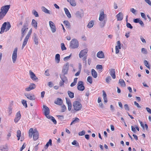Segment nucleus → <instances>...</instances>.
<instances>
[{
	"mask_svg": "<svg viewBox=\"0 0 151 151\" xmlns=\"http://www.w3.org/2000/svg\"><path fill=\"white\" fill-rule=\"evenodd\" d=\"M33 135V138L35 141L37 140L39 136V133L36 129H33L32 128H30L29 131V137L32 138Z\"/></svg>",
	"mask_w": 151,
	"mask_h": 151,
	"instance_id": "obj_1",
	"label": "nucleus"
},
{
	"mask_svg": "<svg viewBox=\"0 0 151 151\" xmlns=\"http://www.w3.org/2000/svg\"><path fill=\"white\" fill-rule=\"evenodd\" d=\"M73 105L74 109L76 111H78L81 110L82 108L81 104L78 101H75L74 102Z\"/></svg>",
	"mask_w": 151,
	"mask_h": 151,
	"instance_id": "obj_2",
	"label": "nucleus"
},
{
	"mask_svg": "<svg viewBox=\"0 0 151 151\" xmlns=\"http://www.w3.org/2000/svg\"><path fill=\"white\" fill-rule=\"evenodd\" d=\"M32 32V29H30V30L27 33V34L25 37L24 40L23 42L22 45V49H23L24 46L27 44V42L29 38V37L31 35V34Z\"/></svg>",
	"mask_w": 151,
	"mask_h": 151,
	"instance_id": "obj_3",
	"label": "nucleus"
},
{
	"mask_svg": "<svg viewBox=\"0 0 151 151\" xmlns=\"http://www.w3.org/2000/svg\"><path fill=\"white\" fill-rule=\"evenodd\" d=\"M78 46V43L77 40L76 39L72 40L70 42V47L72 48H76Z\"/></svg>",
	"mask_w": 151,
	"mask_h": 151,
	"instance_id": "obj_4",
	"label": "nucleus"
},
{
	"mask_svg": "<svg viewBox=\"0 0 151 151\" xmlns=\"http://www.w3.org/2000/svg\"><path fill=\"white\" fill-rule=\"evenodd\" d=\"M17 48H15L12 55V58L13 63H15L17 59Z\"/></svg>",
	"mask_w": 151,
	"mask_h": 151,
	"instance_id": "obj_5",
	"label": "nucleus"
},
{
	"mask_svg": "<svg viewBox=\"0 0 151 151\" xmlns=\"http://www.w3.org/2000/svg\"><path fill=\"white\" fill-rule=\"evenodd\" d=\"M78 89L80 91H83L85 89V87L83 85V83L81 81H79L78 83Z\"/></svg>",
	"mask_w": 151,
	"mask_h": 151,
	"instance_id": "obj_6",
	"label": "nucleus"
},
{
	"mask_svg": "<svg viewBox=\"0 0 151 151\" xmlns=\"http://www.w3.org/2000/svg\"><path fill=\"white\" fill-rule=\"evenodd\" d=\"M69 67V64L68 63H67L66 64L64 65L62 72L64 74H67L68 72Z\"/></svg>",
	"mask_w": 151,
	"mask_h": 151,
	"instance_id": "obj_7",
	"label": "nucleus"
},
{
	"mask_svg": "<svg viewBox=\"0 0 151 151\" xmlns=\"http://www.w3.org/2000/svg\"><path fill=\"white\" fill-rule=\"evenodd\" d=\"M28 29V27L24 26H22V27L21 30V36L20 38L21 40H22V39Z\"/></svg>",
	"mask_w": 151,
	"mask_h": 151,
	"instance_id": "obj_8",
	"label": "nucleus"
},
{
	"mask_svg": "<svg viewBox=\"0 0 151 151\" xmlns=\"http://www.w3.org/2000/svg\"><path fill=\"white\" fill-rule=\"evenodd\" d=\"M29 73L31 79L33 81L37 82L38 81V78L36 76L35 74L31 70H29Z\"/></svg>",
	"mask_w": 151,
	"mask_h": 151,
	"instance_id": "obj_9",
	"label": "nucleus"
},
{
	"mask_svg": "<svg viewBox=\"0 0 151 151\" xmlns=\"http://www.w3.org/2000/svg\"><path fill=\"white\" fill-rule=\"evenodd\" d=\"M24 96L30 100H34L35 99V96L32 94L24 93Z\"/></svg>",
	"mask_w": 151,
	"mask_h": 151,
	"instance_id": "obj_10",
	"label": "nucleus"
},
{
	"mask_svg": "<svg viewBox=\"0 0 151 151\" xmlns=\"http://www.w3.org/2000/svg\"><path fill=\"white\" fill-rule=\"evenodd\" d=\"M88 50L87 49H85L81 50L80 52L79 56L80 58H81L83 56H85L87 53Z\"/></svg>",
	"mask_w": 151,
	"mask_h": 151,
	"instance_id": "obj_11",
	"label": "nucleus"
},
{
	"mask_svg": "<svg viewBox=\"0 0 151 151\" xmlns=\"http://www.w3.org/2000/svg\"><path fill=\"white\" fill-rule=\"evenodd\" d=\"M50 26L52 32H55L56 31V27L54 23L51 21L49 22Z\"/></svg>",
	"mask_w": 151,
	"mask_h": 151,
	"instance_id": "obj_12",
	"label": "nucleus"
},
{
	"mask_svg": "<svg viewBox=\"0 0 151 151\" xmlns=\"http://www.w3.org/2000/svg\"><path fill=\"white\" fill-rule=\"evenodd\" d=\"M33 39L35 42V44L36 45H37L38 44V38L37 35L34 33L33 36Z\"/></svg>",
	"mask_w": 151,
	"mask_h": 151,
	"instance_id": "obj_13",
	"label": "nucleus"
},
{
	"mask_svg": "<svg viewBox=\"0 0 151 151\" xmlns=\"http://www.w3.org/2000/svg\"><path fill=\"white\" fill-rule=\"evenodd\" d=\"M109 73L113 79L116 78L115 71L114 69L111 68L109 70Z\"/></svg>",
	"mask_w": 151,
	"mask_h": 151,
	"instance_id": "obj_14",
	"label": "nucleus"
},
{
	"mask_svg": "<svg viewBox=\"0 0 151 151\" xmlns=\"http://www.w3.org/2000/svg\"><path fill=\"white\" fill-rule=\"evenodd\" d=\"M121 49V43L119 41H118L117 42V45L116 46V53H118L119 52V49Z\"/></svg>",
	"mask_w": 151,
	"mask_h": 151,
	"instance_id": "obj_15",
	"label": "nucleus"
},
{
	"mask_svg": "<svg viewBox=\"0 0 151 151\" xmlns=\"http://www.w3.org/2000/svg\"><path fill=\"white\" fill-rule=\"evenodd\" d=\"M8 10H1L0 12V20L2 19L7 13Z\"/></svg>",
	"mask_w": 151,
	"mask_h": 151,
	"instance_id": "obj_16",
	"label": "nucleus"
},
{
	"mask_svg": "<svg viewBox=\"0 0 151 151\" xmlns=\"http://www.w3.org/2000/svg\"><path fill=\"white\" fill-rule=\"evenodd\" d=\"M43 108L44 109V113L45 115L46 114H49L50 113V110L49 108L46 106L43 105Z\"/></svg>",
	"mask_w": 151,
	"mask_h": 151,
	"instance_id": "obj_17",
	"label": "nucleus"
},
{
	"mask_svg": "<svg viewBox=\"0 0 151 151\" xmlns=\"http://www.w3.org/2000/svg\"><path fill=\"white\" fill-rule=\"evenodd\" d=\"M106 16V15L104 14V12H101L99 15V20L101 21H103Z\"/></svg>",
	"mask_w": 151,
	"mask_h": 151,
	"instance_id": "obj_18",
	"label": "nucleus"
},
{
	"mask_svg": "<svg viewBox=\"0 0 151 151\" xmlns=\"http://www.w3.org/2000/svg\"><path fill=\"white\" fill-rule=\"evenodd\" d=\"M97 56L100 58H104V53L102 51L99 52L97 54Z\"/></svg>",
	"mask_w": 151,
	"mask_h": 151,
	"instance_id": "obj_19",
	"label": "nucleus"
},
{
	"mask_svg": "<svg viewBox=\"0 0 151 151\" xmlns=\"http://www.w3.org/2000/svg\"><path fill=\"white\" fill-rule=\"evenodd\" d=\"M8 149L7 145H2L0 147V150L2 151H7Z\"/></svg>",
	"mask_w": 151,
	"mask_h": 151,
	"instance_id": "obj_20",
	"label": "nucleus"
},
{
	"mask_svg": "<svg viewBox=\"0 0 151 151\" xmlns=\"http://www.w3.org/2000/svg\"><path fill=\"white\" fill-rule=\"evenodd\" d=\"M116 17L118 21H121L123 18L122 14L121 12H119L116 15Z\"/></svg>",
	"mask_w": 151,
	"mask_h": 151,
	"instance_id": "obj_21",
	"label": "nucleus"
},
{
	"mask_svg": "<svg viewBox=\"0 0 151 151\" xmlns=\"http://www.w3.org/2000/svg\"><path fill=\"white\" fill-rule=\"evenodd\" d=\"M54 103L57 105H61L63 103V101L61 99L58 98L57 100L54 101Z\"/></svg>",
	"mask_w": 151,
	"mask_h": 151,
	"instance_id": "obj_22",
	"label": "nucleus"
},
{
	"mask_svg": "<svg viewBox=\"0 0 151 151\" xmlns=\"http://www.w3.org/2000/svg\"><path fill=\"white\" fill-rule=\"evenodd\" d=\"M76 15L78 18H81L83 15V12L77 11L76 13Z\"/></svg>",
	"mask_w": 151,
	"mask_h": 151,
	"instance_id": "obj_23",
	"label": "nucleus"
},
{
	"mask_svg": "<svg viewBox=\"0 0 151 151\" xmlns=\"http://www.w3.org/2000/svg\"><path fill=\"white\" fill-rule=\"evenodd\" d=\"M32 26L34 27L35 29H37V22L34 19H33L32 22Z\"/></svg>",
	"mask_w": 151,
	"mask_h": 151,
	"instance_id": "obj_24",
	"label": "nucleus"
},
{
	"mask_svg": "<svg viewBox=\"0 0 151 151\" xmlns=\"http://www.w3.org/2000/svg\"><path fill=\"white\" fill-rule=\"evenodd\" d=\"M52 146V141L51 139H50L49 141L47 142L46 145H45L44 148L46 150L48 147L49 145Z\"/></svg>",
	"mask_w": 151,
	"mask_h": 151,
	"instance_id": "obj_25",
	"label": "nucleus"
},
{
	"mask_svg": "<svg viewBox=\"0 0 151 151\" xmlns=\"http://www.w3.org/2000/svg\"><path fill=\"white\" fill-rule=\"evenodd\" d=\"M91 71L93 76L95 78H96L97 77V74L95 70L94 69H92L91 70Z\"/></svg>",
	"mask_w": 151,
	"mask_h": 151,
	"instance_id": "obj_26",
	"label": "nucleus"
},
{
	"mask_svg": "<svg viewBox=\"0 0 151 151\" xmlns=\"http://www.w3.org/2000/svg\"><path fill=\"white\" fill-rule=\"evenodd\" d=\"M94 21L93 20L90 21L88 24L87 27L88 28H92L93 26Z\"/></svg>",
	"mask_w": 151,
	"mask_h": 151,
	"instance_id": "obj_27",
	"label": "nucleus"
},
{
	"mask_svg": "<svg viewBox=\"0 0 151 151\" xmlns=\"http://www.w3.org/2000/svg\"><path fill=\"white\" fill-rule=\"evenodd\" d=\"M119 83L120 84L121 86L122 87H125L126 86L125 82L122 79H120L119 80Z\"/></svg>",
	"mask_w": 151,
	"mask_h": 151,
	"instance_id": "obj_28",
	"label": "nucleus"
},
{
	"mask_svg": "<svg viewBox=\"0 0 151 151\" xmlns=\"http://www.w3.org/2000/svg\"><path fill=\"white\" fill-rule=\"evenodd\" d=\"M80 121V119L76 117L75 119L73 121L71 122L70 125H72L73 124H75L78 122H79Z\"/></svg>",
	"mask_w": 151,
	"mask_h": 151,
	"instance_id": "obj_29",
	"label": "nucleus"
},
{
	"mask_svg": "<svg viewBox=\"0 0 151 151\" xmlns=\"http://www.w3.org/2000/svg\"><path fill=\"white\" fill-rule=\"evenodd\" d=\"M65 74H60V78L62 81H65L66 80H67V78L65 76Z\"/></svg>",
	"mask_w": 151,
	"mask_h": 151,
	"instance_id": "obj_30",
	"label": "nucleus"
},
{
	"mask_svg": "<svg viewBox=\"0 0 151 151\" xmlns=\"http://www.w3.org/2000/svg\"><path fill=\"white\" fill-rule=\"evenodd\" d=\"M55 60L57 63H59L60 61V55L59 54H57L55 56Z\"/></svg>",
	"mask_w": 151,
	"mask_h": 151,
	"instance_id": "obj_31",
	"label": "nucleus"
},
{
	"mask_svg": "<svg viewBox=\"0 0 151 151\" xmlns=\"http://www.w3.org/2000/svg\"><path fill=\"white\" fill-rule=\"evenodd\" d=\"M68 93L70 98H72L74 97V94L72 92L70 91H68Z\"/></svg>",
	"mask_w": 151,
	"mask_h": 151,
	"instance_id": "obj_32",
	"label": "nucleus"
},
{
	"mask_svg": "<svg viewBox=\"0 0 151 151\" xmlns=\"http://www.w3.org/2000/svg\"><path fill=\"white\" fill-rule=\"evenodd\" d=\"M10 5H7L2 6L1 9H9L10 8Z\"/></svg>",
	"mask_w": 151,
	"mask_h": 151,
	"instance_id": "obj_33",
	"label": "nucleus"
},
{
	"mask_svg": "<svg viewBox=\"0 0 151 151\" xmlns=\"http://www.w3.org/2000/svg\"><path fill=\"white\" fill-rule=\"evenodd\" d=\"M96 68L98 70H99V71L100 72L102 71L103 69L102 66L101 65H98L96 66Z\"/></svg>",
	"mask_w": 151,
	"mask_h": 151,
	"instance_id": "obj_34",
	"label": "nucleus"
},
{
	"mask_svg": "<svg viewBox=\"0 0 151 151\" xmlns=\"http://www.w3.org/2000/svg\"><path fill=\"white\" fill-rule=\"evenodd\" d=\"M31 90L34 89L36 88L35 85L33 83H31L29 86Z\"/></svg>",
	"mask_w": 151,
	"mask_h": 151,
	"instance_id": "obj_35",
	"label": "nucleus"
},
{
	"mask_svg": "<svg viewBox=\"0 0 151 151\" xmlns=\"http://www.w3.org/2000/svg\"><path fill=\"white\" fill-rule=\"evenodd\" d=\"M21 102L23 106H24L25 108H26L27 107V105L26 101L24 100H22Z\"/></svg>",
	"mask_w": 151,
	"mask_h": 151,
	"instance_id": "obj_36",
	"label": "nucleus"
},
{
	"mask_svg": "<svg viewBox=\"0 0 151 151\" xmlns=\"http://www.w3.org/2000/svg\"><path fill=\"white\" fill-rule=\"evenodd\" d=\"M21 136V132L19 130H17V136L18 138V140H19L20 139V137Z\"/></svg>",
	"mask_w": 151,
	"mask_h": 151,
	"instance_id": "obj_37",
	"label": "nucleus"
},
{
	"mask_svg": "<svg viewBox=\"0 0 151 151\" xmlns=\"http://www.w3.org/2000/svg\"><path fill=\"white\" fill-rule=\"evenodd\" d=\"M70 3L73 6H75L76 5V3L74 0H70L69 1Z\"/></svg>",
	"mask_w": 151,
	"mask_h": 151,
	"instance_id": "obj_38",
	"label": "nucleus"
},
{
	"mask_svg": "<svg viewBox=\"0 0 151 151\" xmlns=\"http://www.w3.org/2000/svg\"><path fill=\"white\" fill-rule=\"evenodd\" d=\"M65 13L68 18H70L71 17V15L70 13L68 10H64Z\"/></svg>",
	"mask_w": 151,
	"mask_h": 151,
	"instance_id": "obj_39",
	"label": "nucleus"
},
{
	"mask_svg": "<svg viewBox=\"0 0 151 151\" xmlns=\"http://www.w3.org/2000/svg\"><path fill=\"white\" fill-rule=\"evenodd\" d=\"M144 63L145 65L148 69H150V66L149 65L148 62L146 60H145L144 61Z\"/></svg>",
	"mask_w": 151,
	"mask_h": 151,
	"instance_id": "obj_40",
	"label": "nucleus"
},
{
	"mask_svg": "<svg viewBox=\"0 0 151 151\" xmlns=\"http://www.w3.org/2000/svg\"><path fill=\"white\" fill-rule=\"evenodd\" d=\"M29 23V22L28 20L27 19H25V22L24 23L23 26L28 27V24Z\"/></svg>",
	"mask_w": 151,
	"mask_h": 151,
	"instance_id": "obj_41",
	"label": "nucleus"
},
{
	"mask_svg": "<svg viewBox=\"0 0 151 151\" xmlns=\"http://www.w3.org/2000/svg\"><path fill=\"white\" fill-rule=\"evenodd\" d=\"M111 80V78L110 76L107 77L106 78V81L108 83H109Z\"/></svg>",
	"mask_w": 151,
	"mask_h": 151,
	"instance_id": "obj_42",
	"label": "nucleus"
},
{
	"mask_svg": "<svg viewBox=\"0 0 151 151\" xmlns=\"http://www.w3.org/2000/svg\"><path fill=\"white\" fill-rule=\"evenodd\" d=\"M11 27V25L10 23L8 22H7V25L6 26V31H8L9 29Z\"/></svg>",
	"mask_w": 151,
	"mask_h": 151,
	"instance_id": "obj_43",
	"label": "nucleus"
},
{
	"mask_svg": "<svg viewBox=\"0 0 151 151\" xmlns=\"http://www.w3.org/2000/svg\"><path fill=\"white\" fill-rule=\"evenodd\" d=\"M87 81L90 84H91L92 83V78L91 76L88 77L87 78Z\"/></svg>",
	"mask_w": 151,
	"mask_h": 151,
	"instance_id": "obj_44",
	"label": "nucleus"
},
{
	"mask_svg": "<svg viewBox=\"0 0 151 151\" xmlns=\"http://www.w3.org/2000/svg\"><path fill=\"white\" fill-rule=\"evenodd\" d=\"M63 23L65 26H67V27H70V24L69 22L68 21H64Z\"/></svg>",
	"mask_w": 151,
	"mask_h": 151,
	"instance_id": "obj_45",
	"label": "nucleus"
},
{
	"mask_svg": "<svg viewBox=\"0 0 151 151\" xmlns=\"http://www.w3.org/2000/svg\"><path fill=\"white\" fill-rule=\"evenodd\" d=\"M72 144L73 145H75L76 146H79L78 143L75 140L73 141L72 142Z\"/></svg>",
	"mask_w": 151,
	"mask_h": 151,
	"instance_id": "obj_46",
	"label": "nucleus"
},
{
	"mask_svg": "<svg viewBox=\"0 0 151 151\" xmlns=\"http://www.w3.org/2000/svg\"><path fill=\"white\" fill-rule=\"evenodd\" d=\"M8 109H9L8 113L9 114V115H10L11 114V113H12V107L11 105H10L9 106V107Z\"/></svg>",
	"mask_w": 151,
	"mask_h": 151,
	"instance_id": "obj_47",
	"label": "nucleus"
},
{
	"mask_svg": "<svg viewBox=\"0 0 151 151\" xmlns=\"http://www.w3.org/2000/svg\"><path fill=\"white\" fill-rule=\"evenodd\" d=\"M61 48L62 50H66V47H65L64 44V43H61Z\"/></svg>",
	"mask_w": 151,
	"mask_h": 151,
	"instance_id": "obj_48",
	"label": "nucleus"
},
{
	"mask_svg": "<svg viewBox=\"0 0 151 151\" xmlns=\"http://www.w3.org/2000/svg\"><path fill=\"white\" fill-rule=\"evenodd\" d=\"M141 52L142 53L144 54L147 53V51L146 49L145 48H142L141 49Z\"/></svg>",
	"mask_w": 151,
	"mask_h": 151,
	"instance_id": "obj_49",
	"label": "nucleus"
},
{
	"mask_svg": "<svg viewBox=\"0 0 151 151\" xmlns=\"http://www.w3.org/2000/svg\"><path fill=\"white\" fill-rule=\"evenodd\" d=\"M126 26L128 28H129L130 29H132L133 28V27L131 24L128 22H127Z\"/></svg>",
	"mask_w": 151,
	"mask_h": 151,
	"instance_id": "obj_50",
	"label": "nucleus"
},
{
	"mask_svg": "<svg viewBox=\"0 0 151 151\" xmlns=\"http://www.w3.org/2000/svg\"><path fill=\"white\" fill-rule=\"evenodd\" d=\"M58 119L60 121H62L64 119V116L63 115H57Z\"/></svg>",
	"mask_w": 151,
	"mask_h": 151,
	"instance_id": "obj_51",
	"label": "nucleus"
},
{
	"mask_svg": "<svg viewBox=\"0 0 151 151\" xmlns=\"http://www.w3.org/2000/svg\"><path fill=\"white\" fill-rule=\"evenodd\" d=\"M71 56V54H70V55L69 56L65 57L63 59L65 61H67L69 59Z\"/></svg>",
	"mask_w": 151,
	"mask_h": 151,
	"instance_id": "obj_52",
	"label": "nucleus"
},
{
	"mask_svg": "<svg viewBox=\"0 0 151 151\" xmlns=\"http://www.w3.org/2000/svg\"><path fill=\"white\" fill-rule=\"evenodd\" d=\"M21 117V115L20 114V111H19L16 114V117L20 119Z\"/></svg>",
	"mask_w": 151,
	"mask_h": 151,
	"instance_id": "obj_53",
	"label": "nucleus"
},
{
	"mask_svg": "<svg viewBox=\"0 0 151 151\" xmlns=\"http://www.w3.org/2000/svg\"><path fill=\"white\" fill-rule=\"evenodd\" d=\"M85 134V132L84 130H83L78 133V135L79 136H83Z\"/></svg>",
	"mask_w": 151,
	"mask_h": 151,
	"instance_id": "obj_54",
	"label": "nucleus"
},
{
	"mask_svg": "<svg viewBox=\"0 0 151 151\" xmlns=\"http://www.w3.org/2000/svg\"><path fill=\"white\" fill-rule=\"evenodd\" d=\"M105 22H101L99 23V26L101 28L103 27L105 25Z\"/></svg>",
	"mask_w": 151,
	"mask_h": 151,
	"instance_id": "obj_55",
	"label": "nucleus"
},
{
	"mask_svg": "<svg viewBox=\"0 0 151 151\" xmlns=\"http://www.w3.org/2000/svg\"><path fill=\"white\" fill-rule=\"evenodd\" d=\"M65 99L66 100V103L68 105L71 104L70 100L69 99L65 98Z\"/></svg>",
	"mask_w": 151,
	"mask_h": 151,
	"instance_id": "obj_56",
	"label": "nucleus"
},
{
	"mask_svg": "<svg viewBox=\"0 0 151 151\" xmlns=\"http://www.w3.org/2000/svg\"><path fill=\"white\" fill-rule=\"evenodd\" d=\"M140 39L143 43H146L145 40L144 38L142 36H140Z\"/></svg>",
	"mask_w": 151,
	"mask_h": 151,
	"instance_id": "obj_57",
	"label": "nucleus"
},
{
	"mask_svg": "<svg viewBox=\"0 0 151 151\" xmlns=\"http://www.w3.org/2000/svg\"><path fill=\"white\" fill-rule=\"evenodd\" d=\"M7 22H4V24H2V25L1 28H2L3 29H6V26L7 25Z\"/></svg>",
	"mask_w": 151,
	"mask_h": 151,
	"instance_id": "obj_58",
	"label": "nucleus"
},
{
	"mask_svg": "<svg viewBox=\"0 0 151 151\" xmlns=\"http://www.w3.org/2000/svg\"><path fill=\"white\" fill-rule=\"evenodd\" d=\"M32 13L35 17H38L39 16L38 13L36 11H33Z\"/></svg>",
	"mask_w": 151,
	"mask_h": 151,
	"instance_id": "obj_59",
	"label": "nucleus"
},
{
	"mask_svg": "<svg viewBox=\"0 0 151 151\" xmlns=\"http://www.w3.org/2000/svg\"><path fill=\"white\" fill-rule=\"evenodd\" d=\"M86 58H87V56H84L83 58V63H85V65H86L87 63V61H86Z\"/></svg>",
	"mask_w": 151,
	"mask_h": 151,
	"instance_id": "obj_60",
	"label": "nucleus"
},
{
	"mask_svg": "<svg viewBox=\"0 0 151 151\" xmlns=\"http://www.w3.org/2000/svg\"><path fill=\"white\" fill-rule=\"evenodd\" d=\"M124 108L126 110L129 111V108L127 104H125L124 105Z\"/></svg>",
	"mask_w": 151,
	"mask_h": 151,
	"instance_id": "obj_61",
	"label": "nucleus"
},
{
	"mask_svg": "<svg viewBox=\"0 0 151 151\" xmlns=\"http://www.w3.org/2000/svg\"><path fill=\"white\" fill-rule=\"evenodd\" d=\"M51 120L55 124H56L57 123V122L56 120L53 117H51Z\"/></svg>",
	"mask_w": 151,
	"mask_h": 151,
	"instance_id": "obj_62",
	"label": "nucleus"
},
{
	"mask_svg": "<svg viewBox=\"0 0 151 151\" xmlns=\"http://www.w3.org/2000/svg\"><path fill=\"white\" fill-rule=\"evenodd\" d=\"M140 19L139 18H136V19H134V22L135 23H139Z\"/></svg>",
	"mask_w": 151,
	"mask_h": 151,
	"instance_id": "obj_63",
	"label": "nucleus"
},
{
	"mask_svg": "<svg viewBox=\"0 0 151 151\" xmlns=\"http://www.w3.org/2000/svg\"><path fill=\"white\" fill-rule=\"evenodd\" d=\"M66 109V107L65 105H63L62 107V112H64Z\"/></svg>",
	"mask_w": 151,
	"mask_h": 151,
	"instance_id": "obj_64",
	"label": "nucleus"
}]
</instances>
